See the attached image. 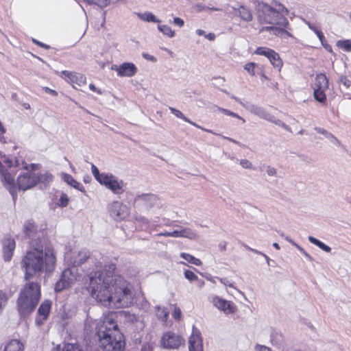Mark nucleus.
<instances>
[{
  "label": "nucleus",
  "mask_w": 351,
  "mask_h": 351,
  "mask_svg": "<svg viewBox=\"0 0 351 351\" xmlns=\"http://www.w3.org/2000/svg\"><path fill=\"white\" fill-rule=\"evenodd\" d=\"M0 157L3 159V162L8 167H11L13 166L12 160L10 158L7 157L5 154H2L1 152H0Z\"/></svg>",
  "instance_id": "50"
},
{
  "label": "nucleus",
  "mask_w": 351,
  "mask_h": 351,
  "mask_svg": "<svg viewBox=\"0 0 351 351\" xmlns=\"http://www.w3.org/2000/svg\"><path fill=\"white\" fill-rule=\"evenodd\" d=\"M110 215L116 221L123 220L130 214L129 208L119 201H114L109 207Z\"/></svg>",
  "instance_id": "12"
},
{
  "label": "nucleus",
  "mask_w": 351,
  "mask_h": 351,
  "mask_svg": "<svg viewBox=\"0 0 351 351\" xmlns=\"http://www.w3.org/2000/svg\"><path fill=\"white\" fill-rule=\"evenodd\" d=\"M1 180L4 187L9 191L13 200L17 198L16 186L14 176L12 175L4 167L0 169Z\"/></svg>",
  "instance_id": "10"
},
{
  "label": "nucleus",
  "mask_w": 351,
  "mask_h": 351,
  "mask_svg": "<svg viewBox=\"0 0 351 351\" xmlns=\"http://www.w3.org/2000/svg\"><path fill=\"white\" fill-rule=\"evenodd\" d=\"M173 316L174 319H179L180 318L181 311H180V308H176L174 310Z\"/></svg>",
  "instance_id": "60"
},
{
  "label": "nucleus",
  "mask_w": 351,
  "mask_h": 351,
  "mask_svg": "<svg viewBox=\"0 0 351 351\" xmlns=\"http://www.w3.org/2000/svg\"><path fill=\"white\" fill-rule=\"evenodd\" d=\"M260 32H268L273 35L280 36L283 38L292 37V35L286 29L276 26H264L261 27Z\"/></svg>",
  "instance_id": "20"
},
{
  "label": "nucleus",
  "mask_w": 351,
  "mask_h": 351,
  "mask_svg": "<svg viewBox=\"0 0 351 351\" xmlns=\"http://www.w3.org/2000/svg\"><path fill=\"white\" fill-rule=\"evenodd\" d=\"M269 60L274 68L277 69L278 71H280L283 63L277 52L274 51L271 58H269Z\"/></svg>",
  "instance_id": "29"
},
{
  "label": "nucleus",
  "mask_w": 351,
  "mask_h": 351,
  "mask_svg": "<svg viewBox=\"0 0 351 351\" xmlns=\"http://www.w3.org/2000/svg\"><path fill=\"white\" fill-rule=\"evenodd\" d=\"M308 241L317 245L318 247H319L320 249H322L323 251L326 252H330L331 251V247H329L328 245H326L324 243L322 242L321 241H319V239L312 237V236H309L308 237Z\"/></svg>",
  "instance_id": "33"
},
{
  "label": "nucleus",
  "mask_w": 351,
  "mask_h": 351,
  "mask_svg": "<svg viewBox=\"0 0 351 351\" xmlns=\"http://www.w3.org/2000/svg\"><path fill=\"white\" fill-rule=\"evenodd\" d=\"M211 302L215 307L226 315L234 314L237 311V307L233 302L226 300L217 295L213 296Z\"/></svg>",
  "instance_id": "13"
},
{
  "label": "nucleus",
  "mask_w": 351,
  "mask_h": 351,
  "mask_svg": "<svg viewBox=\"0 0 351 351\" xmlns=\"http://www.w3.org/2000/svg\"><path fill=\"white\" fill-rule=\"evenodd\" d=\"M227 243L226 241H221L219 243V249L221 252H224L226 250Z\"/></svg>",
  "instance_id": "62"
},
{
  "label": "nucleus",
  "mask_w": 351,
  "mask_h": 351,
  "mask_svg": "<svg viewBox=\"0 0 351 351\" xmlns=\"http://www.w3.org/2000/svg\"><path fill=\"white\" fill-rule=\"evenodd\" d=\"M255 351H271V350L266 346L257 345L255 347Z\"/></svg>",
  "instance_id": "58"
},
{
  "label": "nucleus",
  "mask_w": 351,
  "mask_h": 351,
  "mask_svg": "<svg viewBox=\"0 0 351 351\" xmlns=\"http://www.w3.org/2000/svg\"><path fill=\"white\" fill-rule=\"evenodd\" d=\"M189 351H203L202 339L199 330L193 326V332L189 340Z\"/></svg>",
  "instance_id": "16"
},
{
  "label": "nucleus",
  "mask_w": 351,
  "mask_h": 351,
  "mask_svg": "<svg viewBox=\"0 0 351 351\" xmlns=\"http://www.w3.org/2000/svg\"><path fill=\"white\" fill-rule=\"evenodd\" d=\"M69 203V197L66 194L62 193L58 200V204L59 206L63 208L66 207Z\"/></svg>",
  "instance_id": "45"
},
{
  "label": "nucleus",
  "mask_w": 351,
  "mask_h": 351,
  "mask_svg": "<svg viewBox=\"0 0 351 351\" xmlns=\"http://www.w3.org/2000/svg\"><path fill=\"white\" fill-rule=\"evenodd\" d=\"M173 23L176 25V26H178L179 27H182L184 25V21L183 19H182L180 17H174L173 18Z\"/></svg>",
  "instance_id": "51"
},
{
  "label": "nucleus",
  "mask_w": 351,
  "mask_h": 351,
  "mask_svg": "<svg viewBox=\"0 0 351 351\" xmlns=\"http://www.w3.org/2000/svg\"><path fill=\"white\" fill-rule=\"evenodd\" d=\"M36 184L40 183L44 184L45 186L48 185L49 183H51L53 180V176L46 172L45 173H40L36 174Z\"/></svg>",
  "instance_id": "25"
},
{
  "label": "nucleus",
  "mask_w": 351,
  "mask_h": 351,
  "mask_svg": "<svg viewBox=\"0 0 351 351\" xmlns=\"http://www.w3.org/2000/svg\"><path fill=\"white\" fill-rule=\"evenodd\" d=\"M23 232L29 239V250L21 261L25 280H29L34 275L43 271L51 272L54 269L56 258L46 238L45 230L38 228L34 221L27 220L23 224Z\"/></svg>",
  "instance_id": "2"
},
{
  "label": "nucleus",
  "mask_w": 351,
  "mask_h": 351,
  "mask_svg": "<svg viewBox=\"0 0 351 351\" xmlns=\"http://www.w3.org/2000/svg\"><path fill=\"white\" fill-rule=\"evenodd\" d=\"M136 221L140 225L141 229L146 230L149 227V220L143 216H136L135 218Z\"/></svg>",
  "instance_id": "40"
},
{
  "label": "nucleus",
  "mask_w": 351,
  "mask_h": 351,
  "mask_svg": "<svg viewBox=\"0 0 351 351\" xmlns=\"http://www.w3.org/2000/svg\"><path fill=\"white\" fill-rule=\"evenodd\" d=\"M184 274V277L190 282L199 280L197 276L191 270H185Z\"/></svg>",
  "instance_id": "44"
},
{
  "label": "nucleus",
  "mask_w": 351,
  "mask_h": 351,
  "mask_svg": "<svg viewBox=\"0 0 351 351\" xmlns=\"http://www.w3.org/2000/svg\"><path fill=\"white\" fill-rule=\"evenodd\" d=\"M40 298V286L36 282L26 284L16 301L21 317H25L34 311Z\"/></svg>",
  "instance_id": "5"
},
{
  "label": "nucleus",
  "mask_w": 351,
  "mask_h": 351,
  "mask_svg": "<svg viewBox=\"0 0 351 351\" xmlns=\"http://www.w3.org/2000/svg\"><path fill=\"white\" fill-rule=\"evenodd\" d=\"M231 97L234 99L236 101L239 103L244 108L247 110L251 113L254 115L258 116L259 118L266 120L269 122H271L279 127L285 129V130L290 131V128L281 120L277 119L274 115L269 113L266 109L264 108L257 106L256 104H252L247 101H243L239 98L232 95Z\"/></svg>",
  "instance_id": "6"
},
{
  "label": "nucleus",
  "mask_w": 351,
  "mask_h": 351,
  "mask_svg": "<svg viewBox=\"0 0 351 351\" xmlns=\"http://www.w3.org/2000/svg\"><path fill=\"white\" fill-rule=\"evenodd\" d=\"M180 229L175 230L172 232L164 231L160 233H157L154 235V238L157 239L160 237H171L174 238H187L189 239H197L198 236L197 233L193 232L189 228H182L181 226H178Z\"/></svg>",
  "instance_id": "8"
},
{
  "label": "nucleus",
  "mask_w": 351,
  "mask_h": 351,
  "mask_svg": "<svg viewBox=\"0 0 351 351\" xmlns=\"http://www.w3.org/2000/svg\"><path fill=\"white\" fill-rule=\"evenodd\" d=\"M32 42L34 44H36V45H38L39 47H43L44 49H49L50 48L49 45H48L47 44H45V43H42L40 41H38V40H37L35 38H32Z\"/></svg>",
  "instance_id": "53"
},
{
  "label": "nucleus",
  "mask_w": 351,
  "mask_h": 351,
  "mask_svg": "<svg viewBox=\"0 0 351 351\" xmlns=\"http://www.w3.org/2000/svg\"><path fill=\"white\" fill-rule=\"evenodd\" d=\"M180 256L185 261L195 265L199 266L202 264V262L199 258H197L189 254L182 252L181 253Z\"/></svg>",
  "instance_id": "37"
},
{
  "label": "nucleus",
  "mask_w": 351,
  "mask_h": 351,
  "mask_svg": "<svg viewBox=\"0 0 351 351\" xmlns=\"http://www.w3.org/2000/svg\"><path fill=\"white\" fill-rule=\"evenodd\" d=\"M156 315L159 319L163 322L167 320L169 316V311L167 308L161 307L160 306H156Z\"/></svg>",
  "instance_id": "34"
},
{
  "label": "nucleus",
  "mask_w": 351,
  "mask_h": 351,
  "mask_svg": "<svg viewBox=\"0 0 351 351\" xmlns=\"http://www.w3.org/2000/svg\"><path fill=\"white\" fill-rule=\"evenodd\" d=\"M62 351H84L78 344L67 343Z\"/></svg>",
  "instance_id": "43"
},
{
  "label": "nucleus",
  "mask_w": 351,
  "mask_h": 351,
  "mask_svg": "<svg viewBox=\"0 0 351 351\" xmlns=\"http://www.w3.org/2000/svg\"><path fill=\"white\" fill-rule=\"evenodd\" d=\"M91 171L95 180L101 184L108 176V173H100L98 168L93 164L91 165Z\"/></svg>",
  "instance_id": "31"
},
{
  "label": "nucleus",
  "mask_w": 351,
  "mask_h": 351,
  "mask_svg": "<svg viewBox=\"0 0 351 351\" xmlns=\"http://www.w3.org/2000/svg\"><path fill=\"white\" fill-rule=\"evenodd\" d=\"M304 23L308 27V28L314 32L317 27L315 26V24L311 23L308 21L304 20Z\"/></svg>",
  "instance_id": "56"
},
{
  "label": "nucleus",
  "mask_w": 351,
  "mask_h": 351,
  "mask_svg": "<svg viewBox=\"0 0 351 351\" xmlns=\"http://www.w3.org/2000/svg\"><path fill=\"white\" fill-rule=\"evenodd\" d=\"M329 82L327 77L324 73L317 74L315 79L314 88L318 89H328Z\"/></svg>",
  "instance_id": "22"
},
{
  "label": "nucleus",
  "mask_w": 351,
  "mask_h": 351,
  "mask_svg": "<svg viewBox=\"0 0 351 351\" xmlns=\"http://www.w3.org/2000/svg\"><path fill=\"white\" fill-rule=\"evenodd\" d=\"M240 165L243 169H254L252 163L247 159H241L240 160Z\"/></svg>",
  "instance_id": "47"
},
{
  "label": "nucleus",
  "mask_w": 351,
  "mask_h": 351,
  "mask_svg": "<svg viewBox=\"0 0 351 351\" xmlns=\"http://www.w3.org/2000/svg\"><path fill=\"white\" fill-rule=\"evenodd\" d=\"M169 109L170 112L172 114H173L176 117L181 119L190 124H194L193 121H191L189 119H188L186 117H185L183 114V113L181 111H180L179 110H177L173 107H169Z\"/></svg>",
  "instance_id": "39"
},
{
  "label": "nucleus",
  "mask_w": 351,
  "mask_h": 351,
  "mask_svg": "<svg viewBox=\"0 0 351 351\" xmlns=\"http://www.w3.org/2000/svg\"><path fill=\"white\" fill-rule=\"evenodd\" d=\"M62 75L66 77L68 80L70 78L71 75H72L73 72L69 71H62L61 72Z\"/></svg>",
  "instance_id": "63"
},
{
  "label": "nucleus",
  "mask_w": 351,
  "mask_h": 351,
  "mask_svg": "<svg viewBox=\"0 0 351 351\" xmlns=\"http://www.w3.org/2000/svg\"><path fill=\"white\" fill-rule=\"evenodd\" d=\"M7 300L8 298L6 295L0 291V311H1L3 308L6 305Z\"/></svg>",
  "instance_id": "49"
},
{
  "label": "nucleus",
  "mask_w": 351,
  "mask_h": 351,
  "mask_svg": "<svg viewBox=\"0 0 351 351\" xmlns=\"http://www.w3.org/2000/svg\"><path fill=\"white\" fill-rule=\"evenodd\" d=\"M137 16L143 21L153 22L159 23L160 21L158 19L156 16L150 12H145L144 13H138Z\"/></svg>",
  "instance_id": "28"
},
{
  "label": "nucleus",
  "mask_w": 351,
  "mask_h": 351,
  "mask_svg": "<svg viewBox=\"0 0 351 351\" xmlns=\"http://www.w3.org/2000/svg\"><path fill=\"white\" fill-rule=\"evenodd\" d=\"M89 88L92 91L96 92L99 95H101L103 93V92L101 90V89L97 88L96 86L93 84H89Z\"/></svg>",
  "instance_id": "59"
},
{
  "label": "nucleus",
  "mask_w": 351,
  "mask_h": 351,
  "mask_svg": "<svg viewBox=\"0 0 351 351\" xmlns=\"http://www.w3.org/2000/svg\"><path fill=\"white\" fill-rule=\"evenodd\" d=\"M36 173L34 172H27L23 175H20L17 179L19 189L26 191L32 188L36 185Z\"/></svg>",
  "instance_id": "14"
},
{
  "label": "nucleus",
  "mask_w": 351,
  "mask_h": 351,
  "mask_svg": "<svg viewBox=\"0 0 351 351\" xmlns=\"http://www.w3.org/2000/svg\"><path fill=\"white\" fill-rule=\"evenodd\" d=\"M219 110L221 111V112H223L226 115L230 116V117H234V118L241 120L243 121V123L245 122V120L243 117H241L238 114H237L234 112H232L229 110L222 108H219Z\"/></svg>",
  "instance_id": "42"
},
{
  "label": "nucleus",
  "mask_w": 351,
  "mask_h": 351,
  "mask_svg": "<svg viewBox=\"0 0 351 351\" xmlns=\"http://www.w3.org/2000/svg\"><path fill=\"white\" fill-rule=\"evenodd\" d=\"M314 130L319 134H323L324 136H326L328 132L326 130L319 127H315Z\"/></svg>",
  "instance_id": "57"
},
{
  "label": "nucleus",
  "mask_w": 351,
  "mask_h": 351,
  "mask_svg": "<svg viewBox=\"0 0 351 351\" xmlns=\"http://www.w3.org/2000/svg\"><path fill=\"white\" fill-rule=\"evenodd\" d=\"M274 52V50L272 49L265 47H259L256 49L254 53L259 56H264L269 59Z\"/></svg>",
  "instance_id": "35"
},
{
  "label": "nucleus",
  "mask_w": 351,
  "mask_h": 351,
  "mask_svg": "<svg viewBox=\"0 0 351 351\" xmlns=\"http://www.w3.org/2000/svg\"><path fill=\"white\" fill-rule=\"evenodd\" d=\"M326 90L327 89L314 88L313 96L315 99L321 104H324L326 100V95L325 93Z\"/></svg>",
  "instance_id": "32"
},
{
  "label": "nucleus",
  "mask_w": 351,
  "mask_h": 351,
  "mask_svg": "<svg viewBox=\"0 0 351 351\" xmlns=\"http://www.w3.org/2000/svg\"><path fill=\"white\" fill-rule=\"evenodd\" d=\"M52 302L49 300H44L40 305L37 312V317L36 318V324L38 326H41L44 322L47 319L49 313L51 309Z\"/></svg>",
  "instance_id": "15"
},
{
  "label": "nucleus",
  "mask_w": 351,
  "mask_h": 351,
  "mask_svg": "<svg viewBox=\"0 0 351 351\" xmlns=\"http://www.w3.org/2000/svg\"><path fill=\"white\" fill-rule=\"evenodd\" d=\"M257 19L261 24H270L271 26L287 27L289 21L286 18L288 10L278 1H274L271 5L260 2L256 7Z\"/></svg>",
  "instance_id": "4"
},
{
  "label": "nucleus",
  "mask_w": 351,
  "mask_h": 351,
  "mask_svg": "<svg viewBox=\"0 0 351 351\" xmlns=\"http://www.w3.org/2000/svg\"><path fill=\"white\" fill-rule=\"evenodd\" d=\"M89 258V252L87 251L80 252L77 258L73 262V267H77L82 265Z\"/></svg>",
  "instance_id": "30"
},
{
  "label": "nucleus",
  "mask_w": 351,
  "mask_h": 351,
  "mask_svg": "<svg viewBox=\"0 0 351 351\" xmlns=\"http://www.w3.org/2000/svg\"><path fill=\"white\" fill-rule=\"evenodd\" d=\"M158 29L162 33V34L169 37L173 38L175 36V32L172 30V29L166 25H158Z\"/></svg>",
  "instance_id": "38"
},
{
  "label": "nucleus",
  "mask_w": 351,
  "mask_h": 351,
  "mask_svg": "<svg viewBox=\"0 0 351 351\" xmlns=\"http://www.w3.org/2000/svg\"><path fill=\"white\" fill-rule=\"evenodd\" d=\"M267 173L269 176H275L276 175V169L272 167L268 166Z\"/></svg>",
  "instance_id": "54"
},
{
  "label": "nucleus",
  "mask_w": 351,
  "mask_h": 351,
  "mask_svg": "<svg viewBox=\"0 0 351 351\" xmlns=\"http://www.w3.org/2000/svg\"><path fill=\"white\" fill-rule=\"evenodd\" d=\"M43 90H45V92L46 93H48V94H50L53 96H57L58 95V92L55 90H53L49 87H43Z\"/></svg>",
  "instance_id": "55"
},
{
  "label": "nucleus",
  "mask_w": 351,
  "mask_h": 351,
  "mask_svg": "<svg viewBox=\"0 0 351 351\" xmlns=\"http://www.w3.org/2000/svg\"><path fill=\"white\" fill-rule=\"evenodd\" d=\"M16 247V242L14 239L5 238L3 241V256L5 261H10L13 256Z\"/></svg>",
  "instance_id": "19"
},
{
  "label": "nucleus",
  "mask_w": 351,
  "mask_h": 351,
  "mask_svg": "<svg viewBox=\"0 0 351 351\" xmlns=\"http://www.w3.org/2000/svg\"><path fill=\"white\" fill-rule=\"evenodd\" d=\"M77 279L76 269H65L61 275L60 279L55 284L54 290L56 292H60L69 287Z\"/></svg>",
  "instance_id": "7"
},
{
  "label": "nucleus",
  "mask_w": 351,
  "mask_h": 351,
  "mask_svg": "<svg viewBox=\"0 0 351 351\" xmlns=\"http://www.w3.org/2000/svg\"><path fill=\"white\" fill-rule=\"evenodd\" d=\"M184 343V339L173 332H167L163 334L161 344L166 349H177Z\"/></svg>",
  "instance_id": "11"
},
{
  "label": "nucleus",
  "mask_w": 351,
  "mask_h": 351,
  "mask_svg": "<svg viewBox=\"0 0 351 351\" xmlns=\"http://www.w3.org/2000/svg\"><path fill=\"white\" fill-rule=\"evenodd\" d=\"M157 197L154 194L143 193L137 195L134 199V203L137 205H141L146 209L152 208L157 202Z\"/></svg>",
  "instance_id": "17"
},
{
  "label": "nucleus",
  "mask_w": 351,
  "mask_h": 351,
  "mask_svg": "<svg viewBox=\"0 0 351 351\" xmlns=\"http://www.w3.org/2000/svg\"><path fill=\"white\" fill-rule=\"evenodd\" d=\"M205 37L209 40H213L215 38V35L213 33H209L205 35Z\"/></svg>",
  "instance_id": "64"
},
{
  "label": "nucleus",
  "mask_w": 351,
  "mask_h": 351,
  "mask_svg": "<svg viewBox=\"0 0 351 351\" xmlns=\"http://www.w3.org/2000/svg\"><path fill=\"white\" fill-rule=\"evenodd\" d=\"M112 69H115L117 71V74L121 77H132L137 72V68L134 64L131 62H124L120 64L119 66L114 65Z\"/></svg>",
  "instance_id": "18"
},
{
  "label": "nucleus",
  "mask_w": 351,
  "mask_h": 351,
  "mask_svg": "<svg viewBox=\"0 0 351 351\" xmlns=\"http://www.w3.org/2000/svg\"><path fill=\"white\" fill-rule=\"evenodd\" d=\"M101 184L105 186L115 195L122 194L124 192L123 188L125 185L122 180L119 179L110 173H108V176Z\"/></svg>",
  "instance_id": "9"
},
{
  "label": "nucleus",
  "mask_w": 351,
  "mask_h": 351,
  "mask_svg": "<svg viewBox=\"0 0 351 351\" xmlns=\"http://www.w3.org/2000/svg\"><path fill=\"white\" fill-rule=\"evenodd\" d=\"M62 178L65 182H66L72 187L82 192L84 191V188L83 185L80 182H78L77 180H75L70 174L63 173L62 174Z\"/></svg>",
  "instance_id": "23"
},
{
  "label": "nucleus",
  "mask_w": 351,
  "mask_h": 351,
  "mask_svg": "<svg viewBox=\"0 0 351 351\" xmlns=\"http://www.w3.org/2000/svg\"><path fill=\"white\" fill-rule=\"evenodd\" d=\"M339 83L343 85L346 88H350L351 86V80L346 76H341L339 78Z\"/></svg>",
  "instance_id": "48"
},
{
  "label": "nucleus",
  "mask_w": 351,
  "mask_h": 351,
  "mask_svg": "<svg viewBox=\"0 0 351 351\" xmlns=\"http://www.w3.org/2000/svg\"><path fill=\"white\" fill-rule=\"evenodd\" d=\"M141 351H152V348L149 343H144L142 345Z\"/></svg>",
  "instance_id": "61"
},
{
  "label": "nucleus",
  "mask_w": 351,
  "mask_h": 351,
  "mask_svg": "<svg viewBox=\"0 0 351 351\" xmlns=\"http://www.w3.org/2000/svg\"><path fill=\"white\" fill-rule=\"evenodd\" d=\"M337 47L346 52H351V40H340L337 42Z\"/></svg>",
  "instance_id": "36"
},
{
  "label": "nucleus",
  "mask_w": 351,
  "mask_h": 351,
  "mask_svg": "<svg viewBox=\"0 0 351 351\" xmlns=\"http://www.w3.org/2000/svg\"><path fill=\"white\" fill-rule=\"evenodd\" d=\"M88 4H95L100 8L107 6L110 3V0H83Z\"/></svg>",
  "instance_id": "41"
},
{
  "label": "nucleus",
  "mask_w": 351,
  "mask_h": 351,
  "mask_svg": "<svg viewBox=\"0 0 351 351\" xmlns=\"http://www.w3.org/2000/svg\"><path fill=\"white\" fill-rule=\"evenodd\" d=\"M114 317L113 313L104 316L95 328L99 346L104 351H123L125 349L124 336Z\"/></svg>",
  "instance_id": "3"
},
{
  "label": "nucleus",
  "mask_w": 351,
  "mask_h": 351,
  "mask_svg": "<svg viewBox=\"0 0 351 351\" xmlns=\"http://www.w3.org/2000/svg\"><path fill=\"white\" fill-rule=\"evenodd\" d=\"M256 66V63L249 62V63H247L244 66V69L245 71H247L250 75H251L252 76H254L255 75L254 69H255Z\"/></svg>",
  "instance_id": "46"
},
{
  "label": "nucleus",
  "mask_w": 351,
  "mask_h": 351,
  "mask_svg": "<svg viewBox=\"0 0 351 351\" xmlns=\"http://www.w3.org/2000/svg\"><path fill=\"white\" fill-rule=\"evenodd\" d=\"M23 345L17 339L10 340L5 346L4 351H23Z\"/></svg>",
  "instance_id": "24"
},
{
  "label": "nucleus",
  "mask_w": 351,
  "mask_h": 351,
  "mask_svg": "<svg viewBox=\"0 0 351 351\" xmlns=\"http://www.w3.org/2000/svg\"><path fill=\"white\" fill-rule=\"evenodd\" d=\"M116 265L110 263L103 267L96 265V269L85 278L91 295L104 306L112 304L116 308H127L133 302L132 292L127 281L120 275L114 274Z\"/></svg>",
  "instance_id": "1"
},
{
  "label": "nucleus",
  "mask_w": 351,
  "mask_h": 351,
  "mask_svg": "<svg viewBox=\"0 0 351 351\" xmlns=\"http://www.w3.org/2000/svg\"><path fill=\"white\" fill-rule=\"evenodd\" d=\"M69 81L71 83L76 84L80 86L84 85L86 82V77L84 75L76 72H73L72 75H71L69 79Z\"/></svg>",
  "instance_id": "27"
},
{
  "label": "nucleus",
  "mask_w": 351,
  "mask_h": 351,
  "mask_svg": "<svg viewBox=\"0 0 351 351\" xmlns=\"http://www.w3.org/2000/svg\"><path fill=\"white\" fill-rule=\"evenodd\" d=\"M142 56L143 57V58H145V60H149V61H151L152 62H156L157 61V59L156 57H154V56L152 55H150L147 53H145L143 52L142 53Z\"/></svg>",
  "instance_id": "52"
},
{
  "label": "nucleus",
  "mask_w": 351,
  "mask_h": 351,
  "mask_svg": "<svg viewBox=\"0 0 351 351\" xmlns=\"http://www.w3.org/2000/svg\"><path fill=\"white\" fill-rule=\"evenodd\" d=\"M270 341L272 345L278 348H282L285 345L284 337L281 332L278 330H272Z\"/></svg>",
  "instance_id": "21"
},
{
  "label": "nucleus",
  "mask_w": 351,
  "mask_h": 351,
  "mask_svg": "<svg viewBox=\"0 0 351 351\" xmlns=\"http://www.w3.org/2000/svg\"><path fill=\"white\" fill-rule=\"evenodd\" d=\"M237 12L242 20L246 22H250L252 20V14L250 10L244 6L240 5L237 9Z\"/></svg>",
  "instance_id": "26"
}]
</instances>
